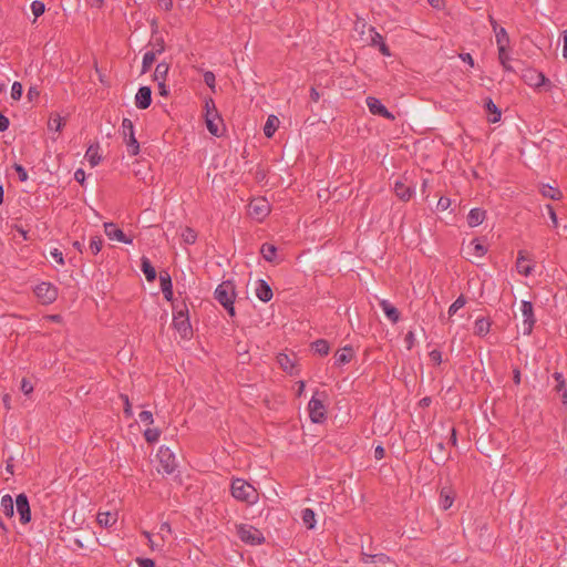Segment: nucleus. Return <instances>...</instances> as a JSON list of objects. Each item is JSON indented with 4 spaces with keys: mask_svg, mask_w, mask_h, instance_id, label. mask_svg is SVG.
Segmentation results:
<instances>
[{
    "mask_svg": "<svg viewBox=\"0 0 567 567\" xmlns=\"http://www.w3.org/2000/svg\"><path fill=\"white\" fill-rule=\"evenodd\" d=\"M380 307L384 311L386 318L392 322L396 323L400 320V311L391 305L388 300H381Z\"/></svg>",
    "mask_w": 567,
    "mask_h": 567,
    "instance_id": "obj_21",
    "label": "nucleus"
},
{
    "mask_svg": "<svg viewBox=\"0 0 567 567\" xmlns=\"http://www.w3.org/2000/svg\"><path fill=\"white\" fill-rule=\"evenodd\" d=\"M140 567H155V563L151 558H137Z\"/></svg>",
    "mask_w": 567,
    "mask_h": 567,
    "instance_id": "obj_61",
    "label": "nucleus"
},
{
    "mask_svg": "<svg viewBox=\"0 0 567 567\" xmlns=\"http://www.w3.org/2000/svg\"><path fill=\"white\" fill-rule=\"evenodd\" d=\"M182 238L184 243L192 245L197 239V233L193 228L186 227L182 233Z\"/></svg>",
    "mask_w": 567,
    "mask_h": 567,
    "instance_id": "obj_46",
    "label": "nucleus"
},
{
    "mask_svg": "<svg viewBox=\"0 0 567 567\" xmlns=\"http://www.w3.org/2000/svg\"><path fill=\"white\" fill-rule=\"evenodd\" d=\"M140 420L144 423L152 424L153 423V414L150 411H142L138 415Z\"/></svg>",
    "mask_w": 567,
    "mask_h": 567,
    "instance_id": "obj_58",
    "label": "nucleus"
},
{
    "mask_svg": "<svg viewBox=\"0 0 567 567\" xmlns=\"http://www.w3.org/2000/svg\"><path fill=\"white\" fill-rule=\"evenodd\" d=\"M96 520L100 526L110 528L116 524L117 513L116 512H100L96 516Z\"/></svg>",
    "mask_w": 567,
    "mask_h": 567,
    "instance_id": "obj_19",
    "label": "nucleus"
},
{
    "mask_svg": "<svg viewBox=\"0 0 567 567\" xmlns=\"http://www.w3.org/2000/svg\"><path fill=\"white\" fill-rule=\"evenodd\" d=\"M161 436V431L158 429H146L144 431V437L148 443H155L158 441Z\"/></svg>",
    "mask_w": 567,
    "mask_h": 567,
    "instance_id": "obj_47",
    "label": "nucleus"
},
{
    "mask_svg": "<svg viewBox=\"0 0 567 567\" xmlns=\"http://www.w3.org/2000/svg\"><path fill=\"white\" fill-rule=\"evenodd\" d=\"M327 398L326 392L316 391L308 404L309 416L313 423H322L326 420V408L323 400Z\"/></svg>",
    "mask_w": 567,
    "mask_h": 567,
    "instance_id": "obj_2",
    "label": "nucleus"
},
{
    "mask_svg": "<svg viewBox=\"0 0 567 567\" xmlns=\"http://www.w3.org/2000/svg\"><path fill=\"white\" fill-rule=\"evenodd\" d=\"M13 168L18 173L19 179L21 182H25L28 179V173H27V171L24 169V167L22 165H20L18 163H14L13 164Z\"/></svg>",
    "mask_w": 567,
    "mask_h": 567,
    "instance_id": "obj_55",
    "label": "nucleus"
},
{
    "mask_svg": "<svg viewBox=\"0 0 567 567\" xmlns=\"http://www.w3.org/2000/svg\"><path fill=\"white\" fill-rule=\"evenodd\" d=\"M542 194L545 197L557 200L561 198V192L558 188L551 187L549 185H544L542 188Z\"/></svg>",
    "mask_w": 567,
    "mask_h": 567,
    "instance_id": "obj_42",
    "label": "nucleus"
},
{
    "mask_svg": "<svg viewBox=\"0 0 567 567\" xmlns=\"http://www.w3.org/2000/svg\"><path fill=\"white\" fill-rule=\"evenodd\" d=\"M491 323L484 318L477 319L474 324V333L477 336H485L489 331Z\"/></svg>",
    "mask_w": 567,
    "mask_h": 567,
    "instance_id": "obj_37",
    "label": "nucleus"
},
{
    "mask_svg": "<svg viewBox=\"0 0 567 567\" xmlns=\"http://www.w3.org/2000/svg\"><path fill=\"white\" fill-rule=\"evenodd\" d=\"M498 60H499V62H501V64H502V66L504 68L505 71H508V72H513L514 71L512 65L508 63L509 55L507 53V49H503V48L498 49Z\"/></svg>",
    "mask_w": 567,
    "mask_h": 567,
    "instance_id": "obj_43",
    "label": "nucleus"
},
{
    "mask_svg": "<svg viewBox=\"0 0 567 567\" xmlns=\"http://www.w3.org/2000/svg\"><path fill=\"white\" fill-rule=\"evenodd\" d=\"M31 10L34 14L35 18H39L40 16H42L45 11V6L43 2L39 1V0H34L32 3H31Z\"/></svg>",
    "mask_w": 567,
    "mask_h": 567,
    "instance_id": "obj_48",
    "label": "nucleus"
},
{
    "mask_svg": "<svg viewBox=\"0 0 567 567\" xmlns=\"http://www.w3.org/2000/svg\"><path fill=\"white\" fill-rule=\"evenodd\" d=\"M546 208L548 210L550 220L553 221V226L557 227L558 226V220H557V215H556V213L554 210V207L551 205H547Z\"/></svg>",
    "mask_w": 567,
    "mask_h": 567,
    "instance_id": "obj_62",
    "label": "nucleus"
},
{
    "mask_svg": "<svg viewBox=\"0 0 567 567\" xmlns=\"http://www.w3.org/2000/svg\"><path fill=\"white\" fill-rule=\"evenodd\" d=\"M466 303V298L461 295L449 308V318L454 316L458 309L463 308Z\"/></svg>",
    "mask_w": 567,
    "mask_h": 567,
    "instance_id": "obj_44",
    "label": "nucleus"
},
{
    "mask_svg": "<svg viewBox=\"0 0 567 567\" xmlns=\"http://www.w3.org/2000/svg\"><path fill=\"white\" fill-rule=\"evenodd\" d=\"M120 399L123 401V404H124L125 416L126 417L133 416L132 404L130 402L128 395L122 393V394H120Z\"/></svg>",
    "mask_w": 567,
    "mask_h": 567,
    "instance_id": "obj_52",
    "label": "nucleus"
},
{
    "mask_svg": "<svg viewBox=\"0 0 567 567\" xmlns=\"http://www.w3.org/2000/svg\"><path fill=\"white\" fill-rule=\"evenodd\" d=\"M103 240L101 237L96 236L91 239L90 250L93 255H97L102 249Z\"/></svg>",
    "mask_w": 567,
    "mask_h": 567,
    "instance_id": "obj_50",
    "label": "nucleus"
},
{
    "mask_svg": "<svg viewBox=\"0 0 567 567\" xmlns=\"http://www.w3.org/2000/svg\"><path fill=\"white\" fill-rule=\"evenodd\" d=\"M156 54L154 51H147L143 56L142 70L141 73L145 74L151 69L152 64L155 62Z\"/></svg>",
    "mask_w": 567,
    "mask_h": 567,
    "instance_id": "obj_40",
    "label": "nucleus"
},
{
    "mask_svg": "<svg viewBox=\"0 0 567 567\" xmlns=\"http://www.w3.org/2000/svg\"><path fill=\"white\" fill-rule=\"evenodd\" d=\"M393 189L396 197L402 202H409L414 194V188L411 183H408L405 176L395 181Z\"/></svg>",
    "mask_w": 567,
    "mask_h": 567,
    "instance_id": "obj_10",
    "label": "nucleus"
},
{
    "mask_svg": "<svg viewBox=\"0 0 567 567\" xmlns=\"http://www.w3.org/2000/svg\"><path fill=\"white\" fill-rule=\"evenodd\" d=\"M22 84L20 82H14L11 87V97L14 101H19L22 96Z\"/></svg>",
    "mask_w": 567,
    "mask_h": 567,
    "instance_id": "obj_51",
    "label": "nucleus"
},
{
    "mask_svg": "<svg viewBox=\"0 0 567 567\" xmlns=\"http://www.w3.org/2000/svg\"><path fill=\"white\" fill-rule=\"evenodd\" d=\"M311 349L320 355H327L330 351V346L327 340L318 339L311 343Z\"/></svg>",
    "mask_w": 567,
    "mask_h": 567,
    "instance_id": "obj_36",
    "label": "nucleus"
},
{
    "mask_svg": "<svg viewBox=\"0 0 567 567\" xmlns=\"http://www.w3.org/2000/svg\"><path fill=\"white\" fill-rule=\"evenodd\" d=\"M371 42H372V45L379 47V50L382 53V55H384V56L391 55L390 49L383 41V37L380 33L374 32V34L371 38Z\"/></svg>",
    "mask_w": 567,
    "mask_h": 567,
    "instance_id": "obj_32",
    "label": "nucleus"
},
{
    "mask_svg": "<svg viewBox=\"0 0 567 567\" xmlns=\"http://www.w3.org/2000/svg\"><path fill=\"white\" fill-rule=\"evenodd\" d=\"M216 121H218L220 124H223V120L220 116L205 120L206 126H207V130L209 131V133L214 136L219 137L223 135L224 128H220Z\"/></svg>",
    "mask_w": 567,
    "mask_h": 567,
    "instance_id": "obj_28",
    "label": "nucleus"
},
{
    "mask_svg": "<svg viewBox=\"0 0 567 567\" xmlns=\"http://www.w3.org/2000/svg\"><path fill=\"white\" fill-rule=\"evenodd\" d=\"M527 252L525 250H519L516 261V268L517 271L524 276H529L532 274L533 267L532 266H522V261H527Z\"/></svg>",
    "mask_w": 567,
    "mask_h": 567,
    "instance_id": "obj_29",
    "label": "nucleus"
},
{
    "mask_svg": "<svg viewBox=\"0 0 567 567\" xmlns=\"http://www.w3.org/2000/svg\"><path fill=\"white\" fill-rule=\"evenodd\" d=\"M236 298L235 285L230 280L223 281L215 290V299L221 305L234 302Z\"/></svg>",
    "mask_w": 567,
    "mask_h": 567,
    "instance_id": "obj_7",
    "label": "nucleus"
},
{
    "mask_svg": "<svg viewBox=\"0 0 567 567\" xmlns=\"http://www.w3.org/2000/svg\"><path fill=\"white\" fill-rule=\"evenodd\" d=\"M453 501H454V496H453L452 491L447 487H443L441 489V494H440L441 508L444 511L449 509L452 506Z\"/></svg>",
    "mask_w": 567,
    "mask_h": 567,
    "instance_id": "obj_26",
    "label": "nucleus"
},
{
    "mask_svg": "<svg viewBox=\"0 0 567 567\" xmlns=\"http://www.w3.org/2000/svg\"><path fill=\"white\" fill-rule=\"evenodd\" d=\"M0 508L7 517L14 515V503L9 494L1 497Z\"/></svg>",
    "mask_w": 567,
    "mask_h": 567,
    "instance_id": "obj_27",
    "label": "nucleus"
},
{
    "mask_svg": "<svg viewBox=\"0 0 567 567\" xmlns=\"http://www.w3.org/2000/svg\"><path fill=\"white\" fill-rule=\"evenodd\" d=\"M152 103V90L150 86H141L135 96V105L140 110L147 109Z\"/></svg>",
    "mask_w": 567,
    "mask_h": 567,
    "instance_id": "obj_16",
    "label": "nucleus"
},
{
    "mask_svg": "<svg viewBox=\"0 0 567 567\" xmlns=\"http://www.w3.org/2000/svg\"><path fill=\"white\" fill-rule=\"evenodd\" d=\"M122 135L127 146V152L131 156H136L140 153V143L135 138L134 125L130 118L122 121Z\"/></svg>",
    "mask_w": 567,
    "mask_h": 567,
    "instance_id": "obj_5",
    "label": "nucleus"
},
{
    "mask_svg": "<svg viewBox=\"0 0 567 567\" xmlns=\"http://www.w3.org/2000/svg\"><path fill=\"white\" fill-rule=\"evenodd\" d=\"M231 495L241 502L255 504L258 499L257 489L241 478H235L231 483Z\"/></svg>",
    "mask_w": 567,
    "mask_h": 567,
    "instance_id": "obj_1",
    "label": "nucleus"
},
{
    "mask_svg": "<svg viewBox=\"0 0 567 567\" xmlns=\"http://www.w3.org/2000/svg\"><path fill=\"white\" fill-rule=\"evenodd\" d=\"M365 102L367 106L369 107V111L373 115H379L391 121L395 118L394 115L388 111V109L381 103L379 99L374 96H368Z\"/></svg>",
    "mask_w": 567,
    "mask_h": 567,
    "instance_id": "obj_11",
    "label": "nucleus"
},
{
    "mask_svg": "<svg viewBox=\"0 0 567 567\" xmlns=\"http://www.w3.org/2000/svg\"><path fill=\"white\" fill-rule=\"evenodd\" d=\"M105 235L112 239L124 244H132V238H128L122 229H120L114 223H104Z\"/></svg>",
    "mask_w": 567,
    "mask_h": 567,
    "instance_id": "obj_15",
    "label": "nucleus"
},
{
    "mask_svg": "<svg viewBox=\"0 0 567 567\" xmlns=\"http://www.w3.org/2000/svg\"><path fill=\"white\" fill-rule=\"evenodd\" d=\"M17 512L22 524H28L31 520V509L29 499L25 494H19L16 498Z\"/></svg>",
    "mask_w": 567,
    "mask_h": 567,
    "instance_id": "obj_13",
    "label": "nucleus"
},
{
    "mask_svg": "<svg viewBox=\"0 0 567 567\" xmlns=\"http://www.w3.org/2000/svg\"><path fill=\"white\" fill-rule=\"evenodd\" d=\"M278 363L285 371L291 370L293 368V364H292L290 358L284 353H280L278 355Z\"/></svg>",
    "mask_w": 567,
    "mask_h": 567,
    "instance_id": "obj_49",
    "label": "nucleus"
},
{
    "mask_svg": "<svg viewBox=\"0 0 567 567\" xmlns=\"http://www.w3.org/2000/svg\"><path fill=\"white\" fill-rule=\"evenodd\" d=\"M74 178L78 183L83 185L85 182V172L82 168L76 169L74 173Z\"/></svg>",
    "mask_w": 567,
    "mask_h": 567,
    "instance_id": "obj_63",
    "label": "nucleus"
},
{
    "mask_svg": "<svg viewBox=\"0 0 567 567\" xmlns=\"http://www.w3.org/2000/svg\"><path fill=\"white\" fill-rule=\"evenodd\" d=\"M141 269L143 271V274L145 275V278L147 281L153 282L155 280L156 270L153 267L151 260L145 256H143L141 258Z\"/></svg>",
    "mask_w": 567,
    "mask_h": 567,
    "instance_id": "obj_23",
    "label": "nucleus"
},
{
    "mask_svg": "<svg viewBox=\"0 0 567 567\" xmlns=\"http://www.w3.org/2000/svg\"><path fill=\"white\" fill-rule=\"evenodd\" d=\"M173 326L183 339H189L192 337L193 330L188 318V310L185 305H183L182 309L176 310Z\"/></svg>",
    "mask_w": 567,
    "mask_h": 567,
    "instance_id": "obj_4",
    "label": "nucleus"
},
{
    "mask_svg": "<svg viewBox=\"0 0 567 567\" xmlns=\"http://www.w3.org/2000/svg\"><path fill=\"white\" fill-rule=\"evenodd\" d=\"M485 107H486V111L493 115V117H488V122L491 123H497L499 120H501V111L496 106V104L492 101V99H487L485 101Z\"/></svg>",
    "mask_w": 567,
    "mask_h": 567,
    "instance_id": "obj_30",
    "label": "nucleus"
},
{
    "mask_svg": "<svg viewBox=\"0 0 567 567\" xmlns=\"http://www.w3.org/2000/svg\"><path fill=\"white\" fill-rule=\"evenodd\" d=\"M237 535L241 542L248 545H261L265 543L262 533L248 524H240L237 526Z\"/></svg>",
    "mask_w": 567,
    "mask_h": 567,
    "instance_id": "obj_3",
    "label": "nucleus"
},
{
    "mask_svg": "<svg viewBox=\"0 0 567 567\" xmlns=\"http://www.w3.org/2000/svg\"><path fill=\"white\" fill-rule=\"evenodd\" d=\"M301 519L308 529H313L316 526V514L311 508H305L301 512Z\"/></svg>",
    "mask_w": 567,
    "mask_h": 567,
    "instance_id": "obj_33",
    "label": "nucleus"
},
{
    "mask_svg": "<svg viewBox=\"0 0 567 567\" xmlns=\"http://www.w3.org/2000/svg\"><path fill=\"white\" fill-rule=\"evenodd\" d=\"M553 377L557 381L556 390L558 392L564 390L563 399H564V403L566 404L567 403V391L565 390V379L560 372H555Z\"/></svg>",
    "mask_w": 567,
    "mask_h": 567,
    "instance_id": "obj_45",
    "label": "nucleus"
},
{
    "mask_svg": "<svg viewBox=\"0 0 567 567\" xmlns=\"http://www.w3.org/2000/svg\"><path fill=\"white\" fill-rule=\"evenodd\" d=\"M353 355L354 351L352 347H344L334 354L336 364L342 365L349 363L352 360Z\"/></svg>",
    "mask_w": 567,
    "mask_h": 567,
    "instance_id": "obj_22",
    "label": "nucleus"
},
{
    "mask_svg": "<svg viewBox=\"0 0 567 567\" xmlns=\"http://www.w3.org/2000/svg\"><path fill=\"white\" fill-rule=\"evenodd\" d=\"M155 54H161L165 51V42L163 38H157L154 42Z\"/></svg>",
    "mask_w": 567,
    "mask_h": 567,
    "instance_id": "obj_56",
    "label": "nucleus"
},
{
    "mask_svg": "<svg viewBox=\"0 0 567 567\" xmlns=\"http://www.w3.org/2000/svg\"><path fill=\"white\" fill-rule=\"evenodd\" d=\"M279 125V118L276 115H269L264 126V133L267 137H272Z\"/></svg>",
    "mask_w": 567,
    "mask_h": 567,
    "instance_id": "obj_31",
    "label": "nucleus"
},
{
    "mask_svg": "<svg viewBox=\"0 0 567 567\" xmlns=\"http://www.w3.org/2000/svg\"><path fill=\"white\" fill-rule=\"evenodd\" d=\"M51 256L52 258L59 264V265H64V259H63V254L61 250L59 249H53L51 251Z\"/></svg>",
    "mask_w": 567,
    "mask_h": 567,
    "instance_id": "obj_59",
    "label": "nucleus"
},
{
    "mask_svg": "<svg viewBox=\"0 0 567 567\" xmlns=\"http://www.w3.org/2000/svg\"><path fill=\"white\" fill-rule=\"evenodd\" d=\"M496 44L499 48L506 49L509 43V37L504 28H499L495 32Z\"/></svg>",
    "mask_w": 567,
    "mask_h": 567,
    "instance_id": "obj_38",
    "label": "nucleus"
},
{
    "mask_svg": "<svg viewBox=\"0 0 567 567\" xmlns=\"http://www.w3.org/2000/svg\"><path fill=\"white\" fill-rule=\"evenodd\" d=\"M520 311L523 317L522 330L524 334H530L535 324L533 305L530 301H522Z\"/></svg>",
    "mask_w": 567,
    "mask_h": 567,
    "instance_id": "obj_9",
    "label": "nucleus"
},
{
    "mask_svg": "<svg viewBox=\"0 0 567 567\" xmlns=\"http://www.w3.org/2000/svg\"><path fill=\"white\" fill-rule=\"evenodd\" d=\"M522 78L527 85L534 86V87H539V86L546 84L547 82H549L544 73L538 72L535 69H526L524 71Z\"/></svg>",
    "mask_w": 567,
    "mask_h": 567,
    "instance_id": "obj_12",
    "label": "nucleus"
},
{
    "mask_svg": "<svg viewBox=\"0 0 567 567\" xmlns=\"http://www.w3.org/2000/svg\"><path fill=\"white\" fill-rule=\"evenodd\" d=\"M487 252V248L480 241V239H473L467 246L468 256L483 257Z\"/></svg>",
    "mask_w": 567,
    "mask_h": 567,
    "instance_id": "obj_25",
    "label": "nucleus"
},
{
    "mask_svg": "<svg viewBox=\"0 0 567 567\" xmlns=\"http://www.w3.org/2000/svg\"><path fill=\"white\" fill-rule=\"evenodd\" d=\"M63 126L64 120L60 115L55 114L50 116L48 122V127L50 131L61 132Z\"/></svg>",
    "mask_w": 567,
    "mask_h": 567,
    "instance_id": "obj_39",
    "label": "nucleus"
},
{
    "mask_svg": "<svg viewBox=\"0 0 567 567\" xmlns=\"http://www.w3.org/2000/svg\"><path fill=\"white\" fill-rule=\"evenodd\" d=\"M20 389L21 391L28 395L30 394L32 391H33V384L31 383L30 380H28L27 378H23L21 380V385H20Z\"/></svg>",
    "mask_w": 567,
    "mask_h": 567,
    "instance_id": "obj_54",
    "label": "nucleus"
},
{
    "mask_svg": "<svg viewBox=\"0 0 567 567\" xmlns=\"http://www.w3.org/2000/svg\"><path fill=\"white\" fill-rule=\"evenodd\" d=\"M485 219V210L480 208H473L467 215V224L470 227H476Z\"/></svg>",
    "mask_w": 567,
    "mask_h": 567,
    "instance_id": "obj_24",
    "label": "nucleus"
},
{
    "mask_svg": "<svg viewBox=\"0 0 567 567\" xmlns=\"http://www.w3.org/2000/svg\"><path fill=\"white\" fill-rule=\"evenodd\" d=\"M256 296L259 300L264 302H268L272 299V289L271 287L262 279L257 281Z\"/></svg>",
    "mask_w": 567,
    "mask_h": 567,
    "instance_id": "obj_17",
    "label": "nucleus"
},
{
    "mask_svg": "<svg viewBox=\"0 0 567 567\" xmlns=\"http://www.w3.org/2000/svg\"><path fill=\"white\" fill-rule=\"evenodd\" d=\"M169 65L166 62H161L156 65L154 72V80L157 82H165L166 76L168 74Z\"/></svg>",
    "mask_w": 567,
    "mask_h": 567,
    "instance_id": "obj_34",
    "label": "nucleus"
},
{
    "mask_svg": "<svg viewBox=\"0 0 567 567\" xmlns=\"http://www.w3.org/2000/svg\"><path fill=\"white\" fill-rule=\"evenodd\" d=\"M260 254L268 262L279 264L281 259L278 258L277 247L272 244L265 243L260 248Z\"/></svg>",
    "mask_w": 567,
    "mask_h": 567,
    "instance_id": "obj_18",
    "label": "nucleus"
},
{
    "mask_svg": "<svg viewBox=\"0 0 567 567\" xmlns=\"http://www.w3.org/2000/svg\"><path fill=\"white\" fill-rule=\"evenodd\" d=\"M270 212V206L265 198H257L249 204V214L257 219L265 218Z\"/></svg>",
    "mask_w": 567,
    "mask_h": 567,
    "instance_id": "obj_14",
    "label": "nucleus"
},
{
    "mask_svg": "<svg viewBox=\"0 0 567 567\" xmlns=\"http://www.w3.org/2000/svg\"><path fill=\"white\" fill-rule=\"evenodd\" d=\"M204 82L208 87H210L213 91H215V82L216 78L215 74L212 71H206L204 73Z\"/></svg>",
    "mask_w": 567,
    "mask_h": 567,
    "instance_id": "obj_53",
    "label": "nucleus"
},
{
    "mask_svg": "<svg viewBox=\"0 0 567 567\" xmlns=\"http://www.w3.org/2000/svg\"><path fill=\"white\" fill-rule=\"evenodd\" d=\"M450 204H451L450 198H447V197H441V198L439 199V202H437V207H439V208H441L442 210H444V209H447V208H449Z\"/></svg>",
    "mask_w": 567,
    "mask_h": 567,
    "instance_id": "obj_64",
    "label": "nucleus"
},
{
    "mask_svg": "<svg viewBox=\"0 0 567 567\" xmlns=\"http://www.w3.org/2000/svg\"><path fill=\"white\" fill-rule=\"evenodd\" d=\"M99 144H95L90 145L86 150L85 156L90 162L91 166H96L101 161V156L99 155Z\"/></svg>",
    "mask_w": 567,
    "mask_h": 567,
    "instance_id": "obj_35",
    "label": "nucleus"
},
{
    "mask_svg": "<svg viewBox=\"0 0 567 567\" xmlns=\"http://www.w3.org/2000/svg\"><path fill=\"white\" fill-rule=\"evenodd\" d=\"M159 284L165 299L171 301L173 299V285L168 272L159 274Z\"/></svg>",
    "mask_w": 567,
    "mask_h": 567,
    "instance_id": "obj_20",
    "label": "nucleus"
},
{
    "mask_svg": "<svg viewBox=\"0 0 567 567\" xmlns=\"http://www.w3.org/2000/svg\"><path fill=\"white\" fill-rule=\"evenodd\" d=\"M157 457L159 465L164 473L172 474L177 467V462L174 453L169 447L162 446L158 450Z\"/></svg>",
    "mask_w": 567,
    "mask_h": 567,
    "instance_id": "obj_8",
    "label": "nucleus"
},
{
    "mask_svg": "<svg viewBox=\"0 0 567 567\" xmlns=\"http://www.w3.org/2000/svg\"><path fill=\"white\" fill-rule=\"evenodd\" d=\"M205 120L219 116L215 102L210 97L205 100Z\"/></svg>",
    "mask_w": 567,
    "mask_h": 567,
    "instance_id": "obj_41",
    "label": "nucleus"
},
{
    "mask_svg": "<svg viewBox=\"0 0 567 567\" xmlns=\"http://www.w3.org/2000/svg\"><path fill=\"white\" fill-rule=\"evenodd\" d=\"M373 563L388 564L391 561L390 557L385 554H375L371 556Z\"/></svg>",
    "mask_w": 567,
    "mask_h": 567,
    "instance_id": "obj_57",
    "label": "nucleus"
},
{
    "mask_svg": "<svg viewBox=\"0 0 567 567\" xmlns=\"http://www.w3.org/2000/svg\"><path fill=\"white\" fill-rule=\"evenodd\" d=\"M34 295L42 305H51L58 298V288L50 282H41L35 286Z\"/></svg>",
    "mask_w": 567,
    "mask_h": 567,
    "instance_id": "obj_6",
    "label": "nucleus"
},
{
    "mask_svg": "<svg viewBox=\"0 0 567 567\" xmlns=\"http://www.w3.org/2000/svg\"><path fill=\"white\" fill-rule=\"evenodd\" d=\"M430 359L436 363V364H440L442 362V353L441 351L434 349L430 352Z\"/></svg>",
    "mask_w": 567,
    "mask_h": 567,
    "instance_id": "obj_60",
    "label": "nucleus"
}]
</instances>
